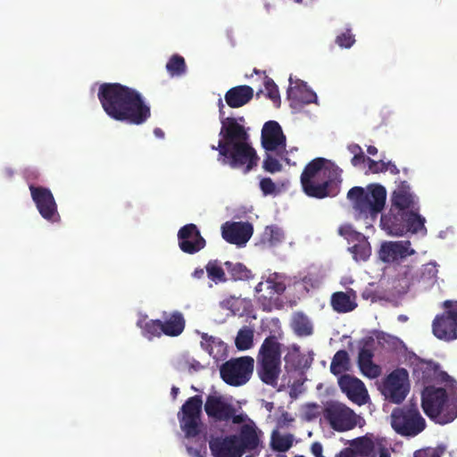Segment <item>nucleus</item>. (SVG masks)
Wrapping results in <instances>:
<instances>
[{"mask_svg":"<svg viewBox=\"0 0 457 457\" xmlns=\"http://www.w3.org/2000/svg\"><path fill=\"white\" fill-rule=\"evenodd\" d=\"M293 442L294 436L292 434L282 435L278 431H273L270 445L274 451L284 453L292 447Z\"/></svg>","mask_w":457,"mask_h":457,"instance_id":"72a5a7b5","label":"nucleus"},{"mask_svg":"<svg viewBox=\"0 0 457 457\" xmlns=\"http://www.w3.org/2000/svg\"><path fill=\"white\" fill-rule=\"evenodd\" d=\"M443 306L446 311L435 317L432 323L433 334L445 341L457 339V301L446 300Z\"/></svg>","mask_w":457,"mask_h":457,"instance_id":"9b49d317","label":"nucleus"},{"mask_svg":"<svg viewBox=\"0 0 457 457\" xmlns=\"http://www.w3.org/2000/svg\"><path fill=\"white\" fill-rule=\"evenodd\" d=\"M323 416L330 427L338 432L351 430L357 425L354 411L340 403H328L324 409Z\"/></svg>","mask_w":457,"mask_h":457,"instance_id":"f8f14e48","label":"nucleus"},{"mask_svg":"<svg viewBox=\"0 0 457 457\" xmlns=\"http://www.w3.org/2000/svg\"><path fill=\"white\" fill-rule=\"evenodd\" d=\"M348 250L356 262H365L371 254V246L366 237L360 242L353 244Z\"/></svg>","mask_w":457,"mask_h":457,"instance_id":"f704fd0d","label":"nucleus"},{"mask_svg":"<svg viewBox=\"0 0 457 457\" xmlns=\"http://www.w3.org/2000/svg\"><path fill=\"white\" fill-rule=\"evenodd\" d=\"M281 346L275 336H269L259 349L256 371L266 385L275 386L278 384L281 373Z\"/></svg>","mask_w":457,"mask_h":457,"instance_id":"20e7f679","label":"nucleus"},{"mask_svg":"<svg viewBox=\"0 0 457 457\" xmlns=\"http://www.w3.org/2000/svg\"><path fill=\"white\" fill-rule=\"evenodd\" d=\"M166 70L170 77H179L186 73L187 64L183 56L173 54L166 63Z\"/></svg>","mask_w":457,"mask_h":457,"instance_id":"c9c22d12","label":"nucleus"},{"mask_svg":"<svg viewBox=\"0 0 457 457\" xmlns=\"http://www.w3.org/2000/svg\"><path fill=\"white\" fill-rule=\"evenodd\" d=\"M367 162L369 165V170L372 173H381V172L386 171V162H384L382 160L377 162L375 160H372L370 157H367Z\"/></svg>","mask_w":457,"mask_h":457,"instance_id":"8fccbe9b","label":"nucleus"},{"mask_svg":"<svg viewBox=\"0 0 457 457\" xmlns=\"http://www.w3.org/2000/svg\"><path fill=\"white\" fill-rule=\"evenodd\" d=\"M312 453L314 456H319L322 454V445L321 444L315 442L312 445Z\"/></svg>","mask_w":457,"mask_h":457,"instance_id":"6e6d98bb","label":"nucleus"},{"mask_svg":"<svg viewBox=\"0 0 457 457\" xmlns=\"http://www.w3.org/2000/svg\"><path fill=\"white\" fill-rule=\"evenodd\" d=\"M414 206L413 195L411 192L395 190L392 195L391 209L410 212L409 209Z\"/></svg>","mask_w":457,"mask_h":457,"instance_id":"473e14b6","label":"nucleus"},{"mask_svg":"<svg viewBox=\"0 0 457 457\" xmlns=\"http://www.w3.org/2000/svg\"><path fill=\"white\" fill-rule=\"evenodd\" d=\"M439 366L432 361L419 359L413 364V378L421 385L431 383L437 377Z\"/></svg>","mask_w":457,"mask_h":457,"instance_id":"b1692460","label":"nucleus"},{"mask_svg":"<svg viewBox=\"0 0 457 457\" xmlns=\"http://www.w3.org/2000/svg\"><path fill=\"white\" fill-rule=\"evenodd\" d=\"M421 406L428 418L441 425L457 418V403L449 402L447 393L442 387L425 386L421 394Z\"/></svg>","mask_w":457,"mask_h":457,"instance_id":"7ed1b4c3","label":"nucleus"},{"mask_svg":"<svg viewBox=\"0 0 457 457\" xmlns=\"http://www.w3.org/2000/svg\"><path fill=\"white\" fill-rule=\"evenodd\" d=\"M246 416L244 414H236V409L233 406V414L229 418V420H231L234 424H241L245 422Z\"/></svg>","mask_w":457,"mask_h":457,"instance_id":"603ef678","label":"nucleus"},{"mask_svg":"<svg viewBox=\"0 0 457 457\" xmlns=\"http://www.w3.org/2000/svg\"><path fill=\"white\" fill-rule=\"evenodd\" d=\"M210 448L214 457H241L243 455L236 435L211 442Z\"/></svg>","mask_w":457,"mask_h":457,"instance_id":"4be33fe9","label":"nucleus"},{"mask_svg":"<svg viewBox=\"0 0 457 457\" xmlns=\"http://www.w3.org/2000/svg\"><path fill=\"white\" fill-rule=\"evenodd\" d=\"M207 416L215 421H228L233 414V405L219 395H209L204 403Z\"/></svg>","mask_w":457,"mask_h":457,"instance_id":"412c9836","label":"nucleus"},{"mask_svg":"<svg viewBox=\"0 0 457 457\" xmlns=\"http://www.w3.org/2000/svg\"><path fill=\"white\" fill-rule=\"evenodd\" d=\"M154 133L157 137L162 138L164 137V132L160 128L154 129Z\"/></svg>","mask_w":457,"mask_h":457,"instance_id":"680f3d73","label":"nucleus"},{"mask_svg":"<svg viewBox=\"0 0 457 457\" xmlns=\"http://www.w3.org/2000/svg\"><path fill=\"white\" fill-rule=\"evenodd\" d=\"M262 145L267 152H285L287 138L281 126L275 120L264 123L262 129Z\"/></svg>","mask_w":457,"mask_h":457,"instance_id":"f3484780","label":"nucleus"},{"mask_svg":"<svg viewBox=\"0 0 457 457\" xmlns=\"http://www.w3.org/2000/svg\"><path fill=\"white\" fill-rule=\"evenodd\" d=\"M382 228L392 236H403L408 232L418 233L426 231L425 219L415 212H403L390 209L387 214L382 215Z\"/></svg>","mask_w":457,"mask_h":457,"instance_id":"423d86ee","label":"nucleus"},{"mask_svg":"<svg viewBox=\"0 0 457 457\" xmlns=\"http://www.w3.org/2000/svg\"><path fill=\"white\" fill-rule=\"evenodd\" d=\"M336 44L342 48H350L355 43V37L350 29L337 36Z\"/></svg>","mask_w":457,"mask_h":457,"instance_id":"37998d69","label":"nucleus"},{"mask_svg":"<svg viewBox=\"0 0 457 457\" xmlns=\"http://www.w3.org/2000/svg\"><path fill=\"white\" fill-rule=\"evenodd\" d=\"M396 190H403V191L410 192V187L406 181H401V183Z\"/></svg>","mask_w":457,"mask_h":457,"instance_id":"bf43d9fd","label":"nucleus"},{"mask_svg":"<svg viewBox=\"0 0 457 457\" xmlns=\"http://www.w3.org/2000/svg\"><path fill=\"white\" fill-rule=\"evenodd\" d=\"M265 285L267 289H270V298H272L273 295H281L286 290V285L283 281L277 280V275L274 274V277H269L265 281Z\"/></svg>","mask_w":457,"mask_h":457,"instance_id":"79ce46f5","label":"nucleus"},{"mask_svg":"<svg viewBox=\"0 0 457 457\" xmlns=\"http://www.w3.org/2000/svg\"><path fill=\"white\" fill-rule=\"evenodd\" d=\"M262 168L267 172L275 173L282 170V164L278 162V159L274 158L269 154H266L262 162Z\"/></svg>","mask_w":457,"mask_h":457,"instance_id":"a18cd8bd","label":"nucleus"},{"mask_svg":"<svg viewBox=\"0 0 457 457\" xmlns=\"http://www.w3.org/2000/svg\"><path fill=\"white\" fill-rule=\"evenodd\" d=\"M291 328L298 337H309L313 333V326L310 319L304 313L298 312L294 313L291 320Z\"/></svg>","mask_w":457,"mask_h":457,"instance_id":"c756f323","label":"nucleus"},{"mask_svg":"<svg viewBox=\"0 0 457 457\" xmlns=\"http://www.w3.org/2000/svg\"><path fill=\"white\" fill-rule=\"evenodd\" d=\"M378 255L381 261L384 262H393L397 261L398 254L395 242H385L382 244Z\"/></svg>","mask_w":457,"mask_h":457,"instance_id":"58836bf2","label":"nucleus"},{"mask_svg":"<svg viewBox=\"0 0 457 457\" xmlns=\"http://www.w3.org/2000/svg\"><path fill=\"white\" fill-rule=\"evenodd\" d=\"M391 426L403 436H416L425 429L426 420L416 404H409L393 410Z\"/></svg>","mask_w":457,"mask_h":457,"instance_id":"0eeeda50","label":"nucleus"},{"mask_svg":"<svg viewBox=\"0 0 457 457\" xmlns=\"http://www.w3.org/2000/svg\"><path fill=\"white\" fill-rule=\"evenodd\" d=\"M179 246L183 253L195 254L206 245L196 225L193 223L181 227L178 232Z\"/></svg>","mask_w":457,"mask_h":457,"instance_id":"dca6fc26","label":"nucleus"},{"mask_svg":"<svg viewBox=\"0 0 457 457\" xmlns=\"http://www.w3.org/2000/svg\"><path fill=\"white\" fill-rule=\"evenodd\" d=\"M369 189V191H365L361 187H353L348 191L347 198L360 215L373 217L383 210L386 191L380 185L371 186Z\"/></svg>","mask_w":457,"mask_h":457,"instance_id":"39448f33","label":"nucleus"},{"mask_svg":"<svg viewBox=\"0 0 457 457\" xmlns=\"http://www.w3.org/2000/svg\"><path fill=\"white\" fill-rule=\"evenodd\" d=\"M204 275V269H195L193 272V277L195 278H202Z\"/></svg>","mask_w":457,"mask_h":457,"instance_id":"13d9d810","label":"nucleus"},{"mask_svg":"<svg viewBox=\"0 0 457 457\" xmlns=\"http://www.w3.org/2000/svg\"><path fill=\"white\" fill-rule=\"evenodd\" d=\"M253 96V89L250 86H237L225 94V101L231 108H239L249 103Z\"/></svg>","mask_w":457,"mask_h":457,"instance_id":"393cba45","label":"nucleus"},{"mask_svg":"<svg viewBox=\"0 0 457 457\" xmlns=\"http://www.w3.org/2000/svg\"><path fill=\"white\" fill-rule=\"evenodd\" d=\"M397 319L400 322H406L408 320V317L404 314H400Z\"/></svg>","mask_w":457,"mask_h":457,"instance_id":"0e129e2a","label":"nucleus"},{"mask_svg":"<svg viewBox=\"0 0 457 457\" xmlns=\"http://www.w3.org/2000/svg\"><path fill=\"white\" fill-rule=\"evenodd\" d=\"M408 372L404 369H396L384 380L382 393L392 403H400L407 395Z\"/></svg>","mask_w":457,"mask_h":457,"instance_id":"4468645a","label":"nucleus"},{"mask_svg":"<svg viewBox=\"0 0 457 457\" xmlns=\"http://www.w3.org/2000/svg\"><path fill=\"white\" fill-rule=\"evenodd\" d=\"M253 225L249 222H226L221 227L222 237L228 243L243 245L253 235Z\"/></svg>","mask_w":457,"mask_h":457,"instance_id":"aec40b11","label":"nucleus"},{"mask_svg":"<svg viewBox=\"0 0 457 457\" xmlns=\"http://www.w3.org/2000/svg\"><path fill=\"white\" fill-rule=\"evenodd\" d=\"M341 170L328 160L317 157L308 162L300 177L303 191L312 198L334 197L340 191Z\"/></svg>","mask_w":457,"mask_h":457,"instance_id":"f03ea898","label":"nucleus"},{"mask_svg":"<svg viewBox=\"0 0 457 457\" xmlns=\"http://www.w3.org/2000/svg\"><path fill=\"white\" fill-rule=\"evenodd\" d=\"M224 266L229 278L233 281H248L254 278L252 270L242 262L227 261L224 262Z\"/></svg>","mask_w":457,"mask_h":457,"instance_id":"cd10ccee","label":"nucleus"},{"mask_svg":"<svg viewBox=\"0 0 457 457\" xmlns=\"http://www.w3.org/2000/svg\"><path fill=\"white\" fill-rule=\"evenodd\" d=\"M287 98L292 104H307L316 102V94L310 89L306 84L302 83L295 87H290L287 89Z\"/></svg>","mask_w":457,"mask_h":457,"instance_id":"bb28decb","label":"nucleus"},{"mask_svg":"<svg viewBox=\"0 0 457 457\" xmlns=\"http://www.w3.org/2000/svg\"><path fill=\"white\" fill-rule=\"evenodd\" d=\"M205 270L208 278L216 284L225 283L228 281L226 273L218 260L209 261L205 266Z\"/></svg>","mask_w":457,"mask_h":457,"instance_id":"4c0bfd02","label":"nucleus"},{"mask_svg":"<svg viewBox=\"0 0 457 457\" xmlns=\"http://www.w3.org/2000/svg\"><path fill=\"white\" fill-rule=\"evenodd\" d=\"M260 188L264 195H277L278 190L270 178H263L260 181Z\"/></svg>","mask_w":457,"mask_h":457,"instance_id":"de8ad7c7","label":"nucleus"},{"mask_svg":"<svg viewBox=\"0 0 457 457\" xmlns=\"http://www.w3.org/2000/svg\"><path fill=\"white\" fill-rule=\"evenodd\" d=\"M367 152L369 154L375 155L378 154V148L374 145H370L367 148Z\"/></svg>","mask_w":457,"mask_h":457,"instance_id":"052dcab7","label":"nucleus"},{"mask_svg":"<svg viewBox=\"0 0 457 457\" xmlns=\"http://www.w3.org/2000/svg\"><path fill=\"white\" fill-rule=\"evenodd\" d=\"M331 306L337 312L345 313L353 311L357 304L347 293L337 292L331 296Z\"/></svg>","mask_w":457,"mask_h":457,"instance_id":"7c9ffc66","label":"nucleus"},{"mask_svg":"<svg viewBox=\"0 0 457 457\" xmlns=\"http://www.w3.org/2000/svg\"><path fill=\"white\" fill-rule=\"evenodd\" d=\"M179 389L178 387H176V386H173L171 388V395H172L173 398L177 397V395L179 394Z\"/></svg>","mask_w":457,"mask_h":457,"instance_id":"69168bd1","label":"nucleus"},{"mask_svg":"<svg viewBox=\"0 0 457 457\" xmlns=\"http://www.w3.org/2000/svg\"><path fill=\"white\" fill-rule=\"evenodd\" d=\"M426 273H428L431 278H435L436 277L437 270L435 267L426 265L423 269L422 276H424Z\"/></svg>","mask_w":457,"mask_h":457,"instance_id":"5fc2aeb1","label":"nucleus"},{"mask_svg":"<svg viewBox=\"0 0 457 457\" xmlns=\"http://www.w3.org/2000/svg\"><path fill=\"white\" fill-rule=\"evenodd\" d=\"M29 188L31 198L42 218L50 222L59 221L60 214L57 210V204L51 190L33 184H30Z\"/></svg>","mask_w":457,"mask_h":457,"instance_id":"ddd939ff","label":"nucleus"},{"mask_svg":"<svg viewBox=\"0 0 457 457\" xmlns=\"http://www.w3.org/2000/svg\"><path fill=\"white\" fill-rule=\"evenodd\" d=\"M347 149L353 155L361 154L362 152L361 147L358 144H351L348 145Z\"/></svg>","mask_w":457,"mask_h":457,"instance_id":"4d7b16f0","label":"nucleus"},{"mask_svg":"<svg viewBox=\"0 0 457 457\" xmlns=\"http://www.w3.org/2000/svg\"><path fill=\"white\" fill-rule=\"evenodd\" d=\"M219 148L222 163L229 165L232 169L244 168V172L248 173L257 166L259 157L247 141L236 142L227 146L221 144Z\"/></svg>","mask_w":457,"mask_h":457,"instance_id":"6e6552de","label":"nucleus"},{"mask_svg":"<svg viewBox=\"0 0 457 457\" xmlns=\"http://www.w3.org/2000/svg\"><path fill=\"white\" fill-rule=\"evenodd\" d=\"M97 96L105 113L114 120L141 125L151 117L150 106L136 89L120 83H103Z\"/></svg>","mask_w":457,"mask_h":457,"instance_id":"f257e3e1","label":"nucleus"},{"mask_svg":"<svg viewBox=\"0 0 457 457\" xmlns=\"http://www.w3.org/2000/svg\"><path fill=\"white\" fill-rule=\"evenodd\" d=\"M397 249V254L399 259L405 258L407 256L412 255L415 253V251L411 248L410 241H400L395 242Z\"/></svg>","mask_w":457,"mask_h":457,"instance_id":"09e8293b","label":"nucleus"},{"mask_svg":"<svg viewBox=\"0 0 457 457\" xmlns=\"http://www.w3.org/2000/svg\"><path fill=\"white\" fill-rule=\"evenodd\" d=\"M386 171H389L391 174L397 175L400 173V170L391 161L386 162Z\"/></svg>","mask_w":457,"mask_h":457,"instance_id":"864d4df0","label":"nucleus"},{"mask_svg":"<svg viewBox=\"0 0 457 457\" xmlns=\"http://www.w3.org/2000/svg\"><path fill=\"white\" fill-rule=\"evenodd\" d=\"M253 72H254L255 74H261V73H262V74H263V75H264V77H265V76H267V75H266V73H265V71H259V70H257V69H254V70H253Z\"/></svg>","mask_w":457,"mask_h":457,"instance_id":"338daca9","label":"nucleus"},{"mask_svg":"<svg viewBox=\"0 0 457 457\" xmlns=\"http://www.w3.org/2000/svg\"><path fill=\"white\" fill-rule=\"evenodd\" d=\"M203 399L201 395L189 397L178 413L180 428L187 437H195L200 433Z\"/></svg>","mask_w":457,"mask_h":457,"instance_id":"9d476101","label":"nucleus"},{"mask_svg":"<svg viewBox=\"0 0 457 457\" xmlns=\"http://www.w3.org/2000/svg\"><path fill=\"white\" fill-rule=\"evenodd\" d=\"M338 386L353 403L362 405L369 400V394L364 383L358 378L344 374L338 378Z\"/></svg>","mask_w":457,"mask_h":457,"instance_id":"a211bd4d","label":"nucleus"},{"mask_svg":"<svg viewBox=\"0 0 457 457\" xmlns=\"http://www.w3.org/2000/svg\"><path fill=\"white\" fill-rule=\"evenodd\" d=\"M235 345L240 351L250 349L253 345V329L245 326L237 332Z\"/></svg>","mask_w":457,"mask_h":457,"instance_id":"e433bc0d","label":"nucleus"},{"mask_svg":"<svg viewBox=\"0 0 457 457\" xmlns=\"http://www.w3.org/2000/svg\"><path fill=\"white\" fill-rule=\"evenodd\" d=\"M254 360L251 356L233 358L220 367V377L223 381L233 386L246 384L253 374Z\"/></svg>","mask_w":457,"mask_h":457,"instance_id":"1a4fd4ad","label":"nucleus"},{"mask_svg":"<svg viewBox=\"0 0 457 457\" xmlns=\"http://www.w3.org/2000/svg\"><path fill=\"white\" fill-rule=\"evenodd\" d=\"M364 162H367V157L364 155L363 152L361 154L353 155V157L351 160V163L353 166H358L361 163H363Z\"/></svg>","mask_w":457,"mask_h":457,"instance_id":"3c124183","label":"nucleus"},{"mask_svg":"<svg viewBox=\"0 0 457 457\" xmlns=\"http://www.w3.org/2000/svg\"><path fill=\"white\" fill-rule=\"evenodd\" d=\"M338 233L345 239H346L348 243L355 244L365 237V236L362 233L355 230L353 227L350 224H344L340 226L338 228Z\"/></svg>","mask_w":457,"mask_h":457,"instance_id":"ea45409f","label":"nucleus"},{"mask_svg":"<svg viewBox=\"0 0 457 457\" xmlns=\"http://www.w3.org/2000/svg\"><path fill=\"white\" fill-rule=\"evenodd\" d=\"M351 368V361L348 353L345 350L337 351L330 363V372L335 376L344 375Z\"/></svg>","mask_w":457,"mask_h":457,"instance_id":"2f4dec72","label":"nucleus"},{"mask_svg":"<svg viewBox=\"0 0 457 457\" xmlns=\"http://www.w3.org/2000/svg\"><path fill=\"white\" fill-rule=\"evenodd\" d=\"M137 326L141 329L142 335L149 340L163 335L161 320H147V317L144 316L137 321Z\"/></svg>","mask_w":457,"mask_h":457,"instance_id":"c85d7f7f","label":"nucleus"},{"mask_svg":"<svg viewBox=\"0 0 457 457\" xmlns=\"http://www.w3.org/2000/svg\"><path fill=\"white\" fill-rule=\"evenodd\" d=\"M212 150H218V151L220 152L219 145H218V146L212 145Z\"/></svg>","mask_w":457,"mask_h":457,"instance_id":"774afa93","label":"nucleus"},{"mask_svg":"<svg viewBox=\"0 0 457 457\" xmlns=\"http://www.w3.org/2000/svg\"><path fill=\"white\" fill-rule=\"evenodd\" d=\"M237 444L242 453L246 451H254L260 445V438L258 436L256 427L253 423L244 424L239 430L237 436Z\"/></svg>","mask_w":457,"mask_h":457,"instance_id":"a878e982","label":"nucleus"},{"mask_svg":"<svg viewBox=\"0 0 457 457\" xmlns=\"http://www.w3.org/2000/svg\"><path fill=\"white\" fill-rule=\"evenodd\" d=\"M374 340L370 337L361 342L359 349L357 364L363 376L370 378H376L381 374L379 365L373 362Z\"/></svg>","mask_w":457,"mask_h":457,"instance_id":"6ab92c4d","label":"nucleus"},{"mask_svg":"<svg viewBox=\"0 0 457 457\" xmlns=\"http://www.w3.org/2000/svg\"><path fill=\"white\" fill-rule=\"evenodd\" d=\"M220 116L221 128L220 136L223 138L219 141V145L224 144L227 145L236 144V142L247 141L248 134L245 127L237 122L235 118L224 117V104L222 100H219Z\"/></svg>","mask_w":457,"mask_h":457,"instance_id":"2eb2a0df","label":"nucleus"},{"mask_svg":"<svg viewBox=\"0 0 457 457\" xmlns=\"http://www.w3.org/2000/svg\"><path fill=\"white\" fill-rule=\"evenodd\" d=\"M264 235L271 245L280 243L284 239L283 230L277 226L266 227Z\"/></svg>","mask_w":457,"mask_h":457,"instance_id":"c03bdc74","label":"nucleus"},{"mask_svg":"<svg viewBox=\"0 0 457 457\" xmlns=\"http://www.w3.org/2000/svg\"><path fill=\"white\" fill-rule=\"evenodd\" d=\"M162 334L170 337H176L180 336L186 328V320L182 312L174 311L162 314L161 320Z\"/></svg>","mask_w":457,"mask_h":457,"instance_id":"5701e85b","label":"nucleus"},{"mask_svg":"<svg viewBox=\"0 0 457 457\" xmlns=\"http://www.w3.org/2000/svg\"><path fill=\"white\" fill-rule=\"evenodd\" d=\"M445 450L444 446L426 447L416 451L413 457H442Z\"/></svg>","mask_w":457,"mask_h":457,"instance_id":"49530a36","label":"nucleus"},{"mask_svg":"<svg viewBox=\"0 0 457 457\" xmlns=\"http://www.w3.org/2000/svg\"><path fill=\"white\" fill-rule=\"evenodd\" d=\"M264 286L266 287L265 283H263V282H260V283H258V284H257V286L255 287V291H256L257 293H261V292H262V290H263V287H264Z\"/></svg>","mask_w":457,"mask_h":457,"instance_id":"e2e57ef3","label":"nucleus"},{"mask_svg":"<svg viewBox=\"0 0 457 457\" xmlns=\"http://www.w3.org/2000/svg\"><path fill=\"white\" fill-rule=\"evenodd\" d=\"M264 87L267 90L266 96L273 102L277 108H278L280 106L281 100L278 86L275 84L272 79L265 76Z\"/></svg>","mask_w":457,"mask_h":457,"instance_id":"a19ab883","label":"nucleus"}]
</instances>
